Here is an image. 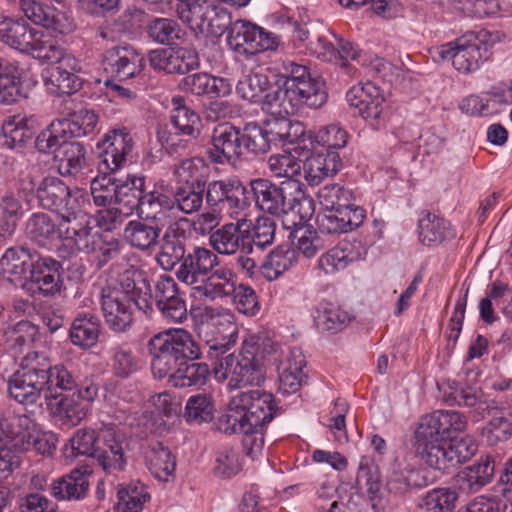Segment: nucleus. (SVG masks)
Here are the masks:
<instances>
[{"label":"nucleus","instance_id":"41","mask_svg":"<svg viewBox=\"0 0 512 512\" xmlns=\"http://www.w3.org/2000/svg\"><path fill=\"white\" fill-rule=\"evenodd\" d=\"M89 467H79L69 474L55 480L51 485V494L57 500H80L89 489Z\"/></svg>","mask_w":512,"mask_h":512},{"label":"nucleus","instance_id":"5","mask_svg":"<svg viewBox=\"0 0 512 512\" xmlns=\"http://www.w3.org/2000/svg\"><path fill=\"white\" fill-rule=\"evenodd\" d=\"M144 186L145 179L141 176L128 175L117 179L116 205L98 211L99 228L109 232L117 227L123 217L132 215L134 211L141 217L155 220V217H158L156 212L158 206L171 205L166 197L158 196V187L143 195Z\"/></svg>","mask_w":512,"mask_h":512},{"label":"nucleus","instance_id":"50","mask_svg":"<svg viewBox=\"0 0 512 512\" xmlns=\"http://www.w3.org/2000/svg\"><path fill=\"white\" fill-rule=\"evenodd\" d=\"M145 461L151 474L158 480L167 481L175 471V458L169 448L160 442L153 443L147 448Z\"/></svg>","mask_w":512,"mask_h":512},{"label":"nucleus","instance_id":"44","mask_svg":"<svg viewBox=\"0 0 512 512\" xmlns=\"http://www.w3.org/2000/svg\"><path fill=\"white\" fill-rule=\"evenodd\" d=\"M41 382L43 386V398L48 403L63 396V392L71 390L75 381L68 369L57 364L49 366V360L46 356V364L41 365Z\"/></svg>","mask_w":512,"mask_h":512},{"label":"nucleus","instance_id":"25","mask_svg":"<svg viewBox=\"0 0 512 512\" xmlns=\"http://www.w3.org/2000/svg\"><path fill=\"white\" fill-rule=\"evenodd\" d=\"M207 153L215 163H235L242 155L240 130L229 123L218 125Z\"/></svg>","mask_w":512,"mask_h":512},{"label":"nucleus","instance_id":"55","mask_svg":"<svg viewBox=\"0 0 512 512\" xmlns=\"http://www.w3.org/2000/svg\"><path fill=\"white\" fill-rule=\"evenodd\" d=\"M117 499L116 512H141L150 495L144 484L132 482L119 488Z\"/></svg>","mask_w":512,"mask_h":512},{"label":"nucleus","instance_id":"12","mask_svg":"<svg viewBox=\"0 0 512 512\" xmlns=\"http://www.w3.org/2000/svg\"><path fill=\"white\" fill-rule=\"evenodd\" d=\"M62 236L57 246L62 257H71L80 252L89 254L99 252L104 260L118 248V242L108 235L100 233L90 225V219L60 222Z\"/></svg>","mask_w":512,"mask_h":512},{"label":"nucleus","instance_id":"19","mask_svg":"<svg viewBox=\"0 0 512 512\" xmlns=\"http://www.w3.org/2000/svg\"><path fill=\"white\" fill-rule=\"evenodd\" d=\"M245 192L246 188L239 179L226 178L208 184L206 199L210 205L225 204L230 218H239L249 207Z\"/></svg>","mask_w":512,"mask_h":512},{"label":"nucleus","instance_id":"24","mask_svg":"<svg viewBox=\"0 0 512 512\" xmlns=\"http://www.w3.org/2000/svg\"><path fill=\"white\" fill-rule=\"evenodd\" d=\"M144 57L131 46H118L104 53V70L119 81L136 77L143 68Z\"/></svg>","mask_w":512,"mask_h":512},{"label":"nucleus","instance_id":"23","mask_svg":"<svg viewBox=\"0 0 512 512\" xmlns=\"http://www.w3.org/2000/svg\"><path fill=\"white\" fill-rule=\"evenodd\" d=\"M236 223H229L213 232L210 236V244L219 254L232 255L240 248L251 251L249 228L250 224L246 214L234 218Z\"/></svg>","mask_w":512,"mask_h":512},{"label":"nucleus","instance_id":"20","mask_svg":"<svg viewBox=\"0 0 512 512\" xmlns=\"http://www.w3.org/2000/svg\"><path fill=\"white\" fill-rule=\"evenodd\" d=\"M102 164L110 172L125 166L133 149V139L127 128L112 129L97 144Z\"/></svg>","mask_w":512,"mask_h":512},{"label":"nucleus","instance_id":"48","mask_svg":"<svg viewBox=\"0 0 512 512\" xmlns=\"http://www.w3.org/2000/svg\"><path fill=\"white\" fill-rule=\"evenodd\" d=\"M283 153L273 154L268 159V167L275 178L284 179L282 182H301L302 165L296 158L292 145H286Z\"/></svg>","mask_w":512,"mask_h":512},{"label":"nucleus","instance_id":"38","mask_svg":"<svg viewBox=\"0 0 512 512\" xmlns=\"http://www.w3.org/2000/svg\"><path fill=\"white\" fill-rule=\"evenodd\" d=\"M430 482L427 471L411 469L404 458H396L390 465L386 487L390 493L401 495L410 489L425 487Z\"/></svg>","mask_w":512,"mask_h":512},{"label":"nucleus","instance_id":"53","mask_svg":"<svg viewBox=\"0 0 512 512\" xmlns=\"http://www.w3.org/2000/svg\"><path fill=\"white\" fill-rule=\"evenodd\" d=\"M419 239L424 245L440 244L446 239L454 237L450 223L430 212L425 214L418 221Z\"/></svg>","mask_w":512,"mask_h":512},{"label":"nucleus","instance_id":"37","mask_svg":"<svg viewBox=\"0 0 512 512\" xmlns=\"http://www.w3.org/2000/svg\"><path fill=\"white\" fill-rule=\"evenodd\" d=\"M158 196H164L171 202L168 207L158 206L156 208L159 217H155V220L162 224L168 223V218L174 210L177 209L185 214H191L197 211L203 202L202 191H197L194 187L179 188L172 194L161 185L158 187Z\"/></svg>","mask_w":512,"mask_h":512},{"label":"nucleus","instance_id":"11","mask_svg":"<svg viewBox=\"0 0 512 512\" xmlns=\"http://www.w3.org/2000/svg\"><path fill=\"white\" fill-rule=\"evenodd\" d=\"M287 115H270L264 126L255 122L247 123L241 133L242 152L247 150L259 154L266 153L272 147L293 146V141L297 139L301 129L298 121L289 119Z\"/></svg>","mask_w":512,"mask_h":512},{"label":"nucleus","instance_id":"40","mask_svg":"<svg viewBox=\"0 0 512 512\" xmlns=\"http://www.w3.org/2000/svg\"><path fill=\"white\" fill-rule=\"evenodd\" d=\"M131 299L119 291L102 296V312L107 325L116 332L125 331L132 322Z\"/></svg>","mask_w":512,"mask_h":512},{"label":"nucleus","instance_id":"34","mask_svg":"<svg viewBox=\"0 0 512 512\" xmlns=\"http://www.w3.org/2000/svg\"><path fill=\"white\" fill-rule=\"evenodd\" d=\"M494 473V458L486 455L459 471L454 477V484L460 492L473 494L488 485L492 481Z\"/></svg>","mask_w":512,"mask_h":512},{"label":"nucleus","instance_id":"57","mask_svg":"<svg viewBox=\"0 0 512 512\" xmlns=\"http://www.w3.org/2000/svg\"><path fill=\"white\" fill-rule=\"evenodd\" d=\"M99 333V321L94 316L79 315L74 319L69 335L74 345L87 349L97 343Z\"/></svg>","mask_w":512,"mask_h":512},{"label":"nucleus","instance_id":"31","mask_svg":"<svg viewBox=\"0 0 512 512\" xmlns=\"http://www.w3.org/2000/svg\"><path fill=\"white\" fill-rule=\"evenodd\" d=\"M237 277L232 269L219 267L207 276L201 284L192 290L195 299L210 301L223 300L231 297L236 291Z\"/></svg>","mask_w":512,"mask_h":512},{"label":"nucleus","instance_id":"52","mask_svg":"<svg viewBox=\"0 0 512 512\" xmlns=\"http://www.w3.org/2000/svg\"><path fill=\"white\" fill-rule=\"evenodd\" d=\"M27 233L40 246L47 247L55 246L62 236L60 223L55 225L45 213H36L31 216L27 223Z\"/></svg>","mask_w":512,"mask_h":512},{"label":"nucleus","instance_id":"14","mask_svg":"<svg viewBox=\"0 0 512 512\" xmlns=\"http://www.w3.org/2000/svg\"><path fill=\"white\" fill-rule=\"evenodd\" d=\"M274 348L266 356H272L277 366L278 391L282 395H292L299 391L305 378V357L300 348L280 346L273 342Z\"/></svg>","mask_w":512,"mask_h":512},{"label":"nucleus","instance_id":"2","mask_svg":"<svg viewBox=\"0 0 512 512\" xmlns=\"http://www.w3.org/2000/svg\"><path fill=\"white\" fill-rule=\"evenodd\" d=\"M467 421L458 411L438 410L421 417L414 432V448L430 468L447 472L470 460L477 444L470 436L452 438V432H462Z\"/></svg>","mask_w":512,"mask_h":512},{"label":"nucleus","instance_id":"28","mask_svg":"<svg viewBox=\"0 0 512 512\" xmlns=\"http://www.w3.org/2000/svg\"><path fill=\"white\" fill-rule=\"evenodd\" d=\"M149 62L157 70L169 74H184L199 66V57L197 52L191 48H161L151 51Z\"/></svg>","mask_w":512,"mask_h":512},{"label":"nucleus","instance_id":"6","mask_svg":"<svg viewBox=\"0 0 512 512\" xmlns=\"http://www.w3.org/2000/svg\"><path fill=\"white\" fill-rule=\"evenodd\" d=\"M125 434L115 424H102L97 429H78L64 445L65 458L78 455L97 458L104 470H122L126 465L123 443Z\"/></svg>","mask_w":512,"mask_h":512},{"label":"nucleus","instance_id":"46","mask_svg":"<svg viewBox=\"0 0 512 512\" xmlns=\"http://www.w3.org/2000/svg\"><path fill=\"white\" fill-rule=\"evenodd\" d=\"M50 414L67 427H74L83 421L88 413L86 403L78 400L75 394L61 396L58 399L46 403Z\"/></svg>","mask_w":512,"mask_h":512},{"label":"nucleus","instance_id":"62","mask_svg":"<svg viewBox=\"0 0 512 512\" xmlns=\"http://www.w3.org/2000/svg\"><path fill=\"white\" fill-rule=\"evenodd\" d=\"M36 193L43 208L55 211L69 195V188L57 177H46L38 185Z\"/></svg>","mask_w":512,"mask_h":512},{"label":"nucleus","instance_id":"27","mask_svg":"<svg viewBox=\"0 0 512 512\" xmlns=\"http://www.w3.org/2000/svg\"><path fill=\"white\" fill-rule=\"evenodd\" d=\"M366 255L367 248L362 241L343 240L322 254L318 264L325 274H334L344 270L352 263L365 259Z\"/></svg>","mask_w":512,"mask_h":512},{"label":"nucleus","instance_id":"8","mask_svg":"<svg viewBox=\"0 0 512 512\" xmlns=\"http://www.w3.org/2000/svg\"><path fill=\"white\" fill-rule=\"evenodd\" d=\"M190 315L194 330L209 346L208 357L221 355L231 350L238 341V326L235 314L228 308L192 306Z\"/></svg>","mask_w":512,"mask_h":512},{"label":"nucleus","instance_id":"22","mask_svg":"<svg viewBox=\"0 0 512 512\" xmlns=\"http://www.w3.org/2000/svg\"><path fill=\"white\" fill-rule=\"evenodd\" d=\"M297 158H303L302 174L305 181L311 185H319L325 178L333 177L342 168V159L337 151H320L314 148L309 153L293 150Z\"/></svg>","mask_w":512,"mask_h":512},{"label":"nucleus","instance_id":"32","mask_svg":"<svg viewBox=\"0 0 512 512\" xmlns=\"http://www.w3.org/2000/svg\"><path fill=\"white\" fill-rule=\"evenodd\" d=\"M81 71L82 66L78 59L76 69H72L61 61L56 62L43 71L44 85L51 94H73L82 87L83 80L78 76Z\"/></svg>","mask_w":512,"mask_h":512},{"label":"nucleus","instance_id":"18","mask_svg":"<svg viewBox=\"0 0 512 512\" xmlns=\"http://www.w3.org/2000/svg\"><path fill=\"white\" fill-rule=\"evenodd\" d=\"M22 53L42 63L54 64L61 61L72 69L77 67V58L69 53L56 37L43 30L33 29Z\"/></svg>","mask_w":512,"mask_h":512},{"label":"nucleus","instance_id":"42","mask_svg":"<svg viewBox=\"0 0 512 512\" xmlns=\"http://www.w3.org/2000/svg\"><path fill=\"white\" fill-rule=\"evenodd\" d=\"M119 291L127 296L144 314L152 311L153 298L149 283L136 270H126L119 278Z\"/></svg>","mask_w":512,"mask_h":512},{"label":"nucleus","instance_id":"9","mask_svg":"<svg viewBox=\"0 0 512 512\" xmlns=\"http://www.w3.org/2000/svg\"><path fill=\"white\" fill-rule=\"evenodd\" d=\"M151 369L156 379L165 378L180 362L196 360L201 350L192 336L181 328L156 334L149 342Z\"/></svg>","mask_w":512,"mask_h":512},{"label":"nucleus","instance_id":"33","mask_svg":"<svg viewBox=\"0 0 512 512\" xmlns=\"http://www.w3.org/2000/svg\"><path fill=\"white\" fill-rule=\"evenodd\" d=\"M37 126V118L26 113L6 116L1 127L3 144L12 150L24 148L33 138Z\"/></svg>","mask_w":512,"mask_h":512},{"label":"nucleus","instance_id":"3","mask_svg":"<svg viewBox=\"0 0 512 512\" xmlns=\"http://www.w3.org/2000/svg\"><path fill=\"white\" fill-rule=\"evenodd\" d=\"M277 406L271 393L263 390L240 391L232 395L218 418L220 431L243 434L246 455L255 460L262 455L264 426L272 421Z\"/></svg>","mask_w":512,"mask_h":512},{"label":"nucleus","instance_id":"64","mask_svg":"<svg viewBox=\"0 0 512 512\" xmlns=\"http://www.w3.org/2000/svg\"><path fill=\"white\" fill-rule=\"evenodd\" d=\"M359 477L365 480L371 506L376 512L381 511V474L378 466L369 457H363L359 466Z\"/></svg>","mask_w":512,"mask_h":512},{"label":"nucleus","instance_id":"13","mask_svg":"<svg viewBox=\"0 0 512 512\" xmlns=\"http://www.w3.org/2000/svg\"><path fill=\"white\" fill-rule=\"evenodd\" d=\"M46 364V355L37 351L28 352L21 360L19 369L7 382L9 395L21 404H35L43 397L41 365Z\"/></svg>","mask_w":512,"mask_h":512},{"label":"nucleus","instance_id":"49","mask_svg":"<svg viewBox=\"0 0 512 512\" xmlns=\"http://www.w3.org/2000/svg\"><path fill=\"white\" fill-rule=\"evenodd\" d=\"M33 29L22 18L0 15V41L21 53L31 38Z\"/></svg>","mask_w":512,"mask_h":512},{"label":"nucleus","instance_id":"16","mask_svg":"<svg viewBox=\"0 0 512 512\" xmlns=\"http://www.w3.org/2000/svg\"><path fill=\"white\" fill-rule=\"evenodd\" d=\"M349 106L355 109L375 129L384 124V94L373 82L352 86L346 93Z\"/></svg>","mask_w":512,"mask_h":512},{"label":"nucleus","instance_id":"51","mask_svg":"<svg viewBox=\"0 0 512 512\" xmlns=\"http://www.w3.org/2000/svg\"><path fill=\"white\" fill-rule=\"evenodd\" d=\"M210 370L205 363L180 362L166 377L168 383L177 388L204 385Z\"/></svg>","mask_w":512,"mask_h":512},{"label":"nucleus","instance_id":"35","mask_svg":"<svg viewBox=\"0 0 512 512\" xmlns=\"http://www.w3.org/2000/svg\"><path fill=\"white\" fill-rule=\"evenodd\" d=\"M30 250L24 247L8 248L0 258V274L16 286L27 287V279L34 263Z\"/></svg>","mask_w":512,"mask_h":512},{"label":"nucleus","instance_id":"59","mask_svg":"<svg viewBox=\"0 0 512 512\" xmlns=\"http://www.w3.org/2000/svg\"><path fill=\"white\" fill-rule=\"evenodd\" d=\"M453 399L459 406L471 407L470 417L474 422H479L487 417H493L499 407L488 401L480 399L477 392L471 388L456 390Z\"/></svg>","mask_w":512,"mask_h":512},{"label":"nucleus","instance_id":"58","mask_svg":"<svg viewBox=\"0 0 512 512\" xmlns=\"http://www.w3.org/2000/svg\"><path fill=\"white\" fill-rule=\"evenodd\" d=\"M160 229L143 221H130L123 233L124 240L140 250L149 249L157 244Z\"/></svg>","mask_w":512,"mask_h":512},{"label":"nucleus","instance_id":"56","mask_svg":"<svg viewBox=\"0 0 512 512\" xmlns=\"http://www.w3.org/2000/svg\"><path fill=\"white\" fill-rule=\"evenodd\" d=\"M296 262V252L286 246H278L272 250L261 266V273L268 281L276 280L289 270Z\"/></svg>","mask_w":512,"mask_h":512},{"label":"nucleus","instance_id":"43","mask_svg":"<svg viewBox=\"0 0 512 512\" xmlns=\"http://www.w3.org/2000/svg\"><path fill=\"white\" fill-rule=\"evenodd\" d=\"M27 71L15 61L0 58V103L10 105L22 96Z\"/></svg>","mask_w":512,"mask_h":512},{"label":"nucleus","instance_id":"7","mask_svg":"<svg viewBox=\"0 0 512 512\" xmlns=\"http://www.w3.org/2000/svg\"><path fill=\"white\" fill-rule=\"evenodd\" d=\"M256 204L272 215L291 216V225L302 226L314 214V201L304 190L302 182H281L279 186L267 179L251 181Z\"/></svg>","mask_w":512,"mask_h":512},{"label":"nucleus","instance_id":"47","mask_svg":"<svg viewBox=\"0 0 512 512\" xmlns=\"http://www.w3.org/2000/svg\"><path fill=\"white\" fill-rule=\"evenodd\" d=\"M313 323L321 333H336L351 321L350 314L331 302H320L312 313Z\"/></svg>","mask_w":512,"mask_h":512},{"label":"nucleus","instance_id":"36","mask_svg":"<svg viewBox=\"0 0 512 512\" xmlns=\"http://www.w3.org/2000/svg\"><path fill=\"white\" fill-rule=\"evenodd\" d=\"M364 210L359 206H347L322 212L317 217L319 230L328 234L347 233L364 220Z\"/></svg>","mask_w":512,"mask_h":512},{"label":"nucleus","instance_id":"21","mask_svg":"<svg viewBox=\"0 0 512 512\" xmlns=\"http://www.w3.org/2000/svg\"><path fill=\"white\" fill-rule=\"evenodd\" d=\"M62 266L51 257L37 258L30 270L25 290L30 295L40 293L44 296H54L60 291Z\"/></svg>","mask_w":512,"mask_h":512},{"label":"nucleus","instance_id":"17","mask_svg":"<svg viewBox=\"0 0 512 512\" xmlns=\"http://www.w3.org/2000/svg\"><path fill=\"white\" fill-rule=\"evenodd\" d=\"M300 133L297 139L293 141V150L300 153H309L314 148H322L325 151H337L346 146L348 142V134L338 124H330L316 132L307 131L304 124L298 121Z\"/></svg>","mask_w":512,"mask_h":512},{"label":"nucleus","instance_id":"4","mask_svg":"<svg viewBox=\"0 0 512 512\" xmlns=\"http://www.w3.org/2000/svg\"><path fill=\"white\" fill-rule=\"evenodd\" d=\"M274 348L273 341L264 332H247L239 354L230 353L218 358L213 354L212 374L216 381H227L230 389L260 385L265 379V371L258 357L265 358Z\"/></svg>","mask_w":512,"mask_h":512},{"label":"nucleus","instance_id":"10","mask_svg":"<svg viewBox=\"0 0 512 512\" xmlns=\"http://www.w3.org/2000/svg\"><path fill=\"white\" fill-rule=\"evenodd\" d=\"M0 444L18 452L35 449L45 455L55 448V436L43 431L27 415L3 412L0 414Z\"/></svg>","mask_w":512,"mask_h":512},{"label":"nucleus","instance_id":"60","mask_svg":"<svg viewBox=\"0 0 512 512\" xmlns=\"http://www.w3.org/2000/svg\"><path fill=\"white\" fill-rule=\"evenodd\" d=\"M215 403L212 395L202 393L188 398L184 418L188 423H208L213 420Z\"/></svg>","mask_w":512,"mask_h":512},{"label":"nucleus","instance_id":"45","mask_svg":"<svg viewBox=\"0 0 512 512\" xmlns=\"http://www.w3.org/2000/svg\"><path fill=\"white\" fill-rule=\"evenodd\" d=\"M71 140L72 137L66 122L61 118H57L38 133L35 138V148L38 152L53 157Z\"/></svg>","mask_w":512,"mask_h":512},{"label":"nucleus","instance_id":"30","mask_svg":"<svg viewBox=\"0 0 512 512\" xmlns=\"http://www.w3.org/2000/svg\"><path fill=\"white\" fill-rule=\"evenodd\" d=\"M218 265L217 255L208 248L195 246L180 264L176 276L187 285H196Z\"/></svg>","mask_w":512,"mask_h":512},{"label":"nucleus","instance_id":"61","mask_svg":"<svg viewBox=\"0 0 512 512\" xmlns=\"http://www.w3.org/2000/svg\"><path fill=\"white\" fill-rule=\"evenodd\" d=\"M62 205L56 208V212L61 216L60 222L71 223L76 220L89 218L85 211L89 204L87 193L80 188L69 189V195L62 200Z\"/></svg>","mask_w":512,"mask_h":512},{"label":"nucleus","instance_id":"29","mask_svg":"<svg viewBox=\"0 0 512 512\" xmlns=\"http://www.w3.org/2000/svg\"><path fill=\"white\" fill-rule=\"evenodd\" d=\"M21 10L28 20L36 25L60 34L73 31V20L64 12L37 0H21Z\"/></svg>","mask_w":512,"mask_h":512},{"label":"nucleus","instance_id":"15","mask_svg":"<svg viewBox=\"0 0 512 512\" xmlns=\"http://www.w3.org/2000/svg\"><path fill=\"white\" fill-rule=\"evenodd\" d=\"M181 20L188 24L196 34L218 38L224 34L231 22L230 13L208 1H202L200 6L181 10Z\"/></svg>","mask_w":512,"mask_h":512},{"label":"nucleus","instance_id":"26","mask_svg":"<svg viewBox=\"0 0 512 512\" xmlns=\"http://www.w3.org/2000/svg\"><path fill=\"white\" fill-rule=\"evenodd\" d=\"M490 55L489 46L476 39L474 41L459 40L454 48H445L441 51L442 58L450 59L453 67L463 73L477 70Z\"/></svg>","mask_w":512,"mask_h":512},{"label":"nucleus","instance_id":"54","mask_svg":"<svg viewBox=\"0 0 512 512\" xmlns=\"http://www.w3.org/2000/svg\"><path fill=\"white\" fill-rule=\"evenodd\" d=\"M52 158L62 176L76 175L86 164V150L83 144L71 140Z\"/></svg>","mask_w":512,"mask_h":512},{"label":"nucleus","instance_id":"63","mask_svg":"<svg viewBox=\"0 0 512 512\" xmlns=\"http://www.w3.org/2000/svg\"><path fill=\"white\" fill-rule=\"evenodd\" d=\"M90 189L96 206L107 209L116 205L117 179L111 174L103 173L96 176L91 181Z\"/></svg>","mask_w":512,"mask_h":512},{"label":"nucleus","instance_id":"1","mask_svg":"<svg viewBox=\"0 0 512 512\" xmlns=\"http://www.w3.org/2000/svg\"><path fill=\"white\" fill-rule=\"evenodd\" d=\"M268 77L258 71L244 75L236 85L237 94L251 103H258L270 115L295 114L304 107L319 108L327 101L324 81L312 77L309 69L290 62L285 73L278 76L275 89L267 92Z\"/></svg>","mask_w":512,"mask_h":512},{"label":"nucleus","instance_id":"39","mask_svg":"<svg viewBox=\"0 0 512 512\" xmlns=\"http://www.w3.org/2000/svg\"><path fill=\"white\" fill-rule=\"evenodd\" d=\"M182 399L173 392L164 391L154 394L148 400L150 415H144V425L160 428L165 426L170 420L174 422L178 419L181 412Z\"/></svg>","mask_w":512,"mask_h":512}]
</instances>
